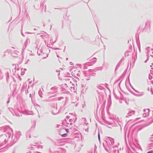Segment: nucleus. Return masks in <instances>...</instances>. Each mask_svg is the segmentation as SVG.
Wrapping results in <instances>:
<instances>
[{"label": "nucleus", "instance_id": "f257e3e1", "mask_svg": "<svg viewBox=\"0 0 153 153\" xmlns=\"http://www.w3.org/2000/svg\"><path fill=\"white\" fill-rule=\"evenodd\" d=\"M67 136V134H63L62 135V137H66Z\"/></svg>", "mask_w": 153, "mask_h": 153}, {"label": "nucleus", "instance_id": "f03ea898", "mask_svg": "<svg viewBox=\"0 0 153 153\" xmlns=\"http://www.w3.org/2000/svg\"><path fill=\"white\" fill-rule=\"evenodd\" d=\"M143 94H144L143 93H142L141 94H138V95H137V96H141L143 95Z\"/></svg>", "mask_w": 153, "mask_h": 153}, {"label": "nucleus", "instance_id": "7ed1b4c3", "mask_svg": "<svg viewBox=\"0 0 153 153\" xmlns=\"http://www.w3.org/2000/svg\"><path fill=\"white\" fill-rule=\"evenodd\" d=\"M153 151H150L148 152L147 153H153Z\"/></svg>", "mask_w": 153, "mask_h": 153}, {"label": "nucleus", "instance_id": "20e7f679", "mask_svg": "<svg viewBox=\"0 0 153 153\" xmlns=\"http://www.w3.org/2000/svg\"><path fill=\"white\" fill-rule=\"evenodd\" d=\"M98 137L99 139L100 140V133H99V132H98Z\"/></svg>", "mask_w": 153, "mask_h": 153}, {"label": "nucleus", "instance_id": "39448f33", "mask_svg": "<svg viewBox=\"0 0 153 153\" xmlns=\"http://www.w3.org/2000/svg\"><path fill=\"white\" fill-rule=\"evenodd\" d=\"M140 118H137V119H136V120H138V119H140Z\"/></svg>", "mask_w": 153, "mask_h": 153}, {"label": "nucleus", "instance_id": "423d86ee", "mask_svg": "<svg viewBox=\"0 0 153 153\" xmlns=\"http://www.w3.org/2000/svg\"><path fill=\"white\" fill-rule=\"evenodd\" d=\"M134 112V111H131V112Z\"/></svg>", "mask_w": 153, "mask_h": 153}, {"label": "nucleus", "instance_id": "0eeeda50", "mask_svg": "<svg viewBox=\"0 0 153 153\" xmlns=\"http://www.w3.org/2000/svg\"><path fill=\"white\" fill-rule=\"evenodd\" d=\"M66 130L67 132H68V131H67V130Z\"/></svg>", "mask_w": 153, "mask_h": 153}, {"label": "nucleus", "instance_id": "6e6552de", "mask_svg": "<svg viewBox=\"0 0 153 153\" xmlns=\"http://www.w3.org/2000/svg\"><path fill=\"white\" fill-rule=\"evenodd\" d=\"M66 130L67 132H68V131H67V130Z\"/></svg>", "mask_w": 153, "mask_h": 153}]
</instances>
